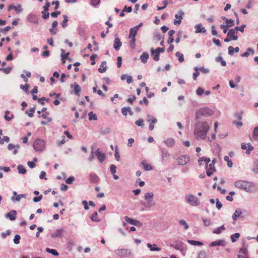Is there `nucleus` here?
Returning <instances> with one entry per match:
<instances>
[{
  "label": "nucleus",
  "instance_id": "obj_43",
  "mask_svg": "<svg viewBox=\"0 0 258 258\" xmlns=\"http://www.w3.org/2000/svg\"><path fill=\"white\" fill-rule=\"evenodd\" d=\"M147 121L148 122H151V123L154 124L156 123L157 122V119L153 117L152 115L148 114L147 115Z\"/></svg>",
  "mask_w": 258,
  "mask_h": 258
},
{
  "label": "nucleus",
  "instance_id": "obj_60",
  "mask_svg": "<svg viewBox=\"0 0 258 258\" xmlns=\"http://www.w3.org/2000/svg\"><path fill=\"white\" fill-rule=\"evenodd\" d=\"M75 179L74 176H70L66 180V182L68 184H72L75 181Z\"/></svg>",
  "mask_w": 258,
  "mask_h": 258
},
{
  "label": "nucleus",
  "instance_id": "obj_16",
  "mask_svg": "<svg viewBox=\"0 0 258 258\" xmlns=\"http://www.w3.org/2000/svg\"><path fill=\"white\" fill-rule=\"evenodd\" d=\"M19 145H15L13 144H9L8 145V149L9 151L13 150V154L16 155L18 153V149L20 148Z\"/></svg>",
  "mask_w": 258,
  "mask_h": 258
},
{
  "label": "nucleus",
  "instance_id": "obj_23",
  "mask_svg": "<svg viewBox=\"0 0 258 258\" xmlns=\"http://www.w3.org/2000/svg\"><path fill=\"white\" fill-rule=\"evenodd\" d=\"M27 194H23L17 195L16 197L13 196L11 197V201L13 202H19L20 201L22 198H26Z\"/></svg>",
  "mask_w": 258,
  "mask_h": 258
},
{
  "label": "nucleus",
  "instance_id": "obj_48",
  "mask_svg": "<svg viewBox=\"0 0 258 258\" xmlns=\"http://www.w3.org/2000/svg\"><path fill=\"white\" fill-rule=\"evenodd\" d=\"M253 165L254 168L252 169L253 172L254 173L257 174L258 173V160H255L253 161Z\"/></svg>",
  "mask_w": 258,
  "mask_h": 258
},
{
  "label": "nucleus",
  "instance_id": "obj_15",
  "mask_svg": "<svg viewBox=\"0 0 258 258\" xmlns=\"http://www.w3.org/2000/svg\"><path fill=\"white\" fill-rule=\"evenodd\" d=\"M27 19L29 22L33 23L34 24H37L38 23L37 16L32 13L29 14L27 16Z\"/></svg>",
  "mask_w": 258,
  "mask_h": 258
},
{
  "label": "nucleus",
  "instance_id": "obj_58",
  "mask_svg": "<svg viewBox=\"0 0 258 258\" xmlns=\"http://www.w3.org/2000/svg\"><path fill=\"white\" fill-rule=\"evenodd\" d=\"M128 109H130V107H123L121 108V113L124 115L126 116Z\"/></svg>",
  "mask_w": 258,
  "mask_h": 258
},
{
  "label": "nucleus",
  "instance_id": "obj_17",
  "mask_svg": "<svg viewBox=\"0 0 258 258\" xmlns=\"http://www.w3.org/2000/svg\"><path fill=\"white\" fill-rule=\"evenodd\" d=\"M206 168V174L208 176H211L213 172L216 171L215 167L212 165H207Z\"/></svg>",
  "mask_w": 258,
  "mask_h": 258
},
{
  "label": "nucleus",
  "instance_id": "obj_8",
  "mask_svg": "<svg viewBox=\"0 0 258 258\" xmlns=\"http://www.w3.org/2000/svg\"><path fill=\"white\" fill-rule=\"evenodd\" d=\"M189 161V156L187 155L180 156L177 160V164L179 165H184Z\"/></svg>",
  "mask_w": 258,
  "mask_h": 258
},
{
  "label": "nucleus",
  "instance_id": "obj_27",
  "mask_svg": "<svg viewBox=\"0 0 258 258\" xmlns=\"http://www.w3.org/2000/svg\"><path fill=\"white\" fill-rule=\"evenodd\" d=\"M138 31L136 30L134 27L131 28L130 29V34L128 35L129 38H136Z\"/></svg>",
  "mask_w": 258,
  "mask_h": 258
},
{
  "label": "nucleus",
  "instance_id": "obj_45",
  "mask_svg": "<svg viewBox=\"0 0 258 258\" xmlns=\"http://www.w3.org/2000/svg\"><path fill=\"white\" fill-rule=\"evenodd\" d=\"M247 50V51L244 52L241 55L242 57H248L249 55V52H251L252 54L254 52V50L250 47L248 48Z\"/></svg>",
  "mask_w": 258,
  "mask_h": 258
},
{
  "label": "nucleus",
  "instance_id": "obj_10",
  "mask_svg": "<svg viewBox=\"0 0 258 258\" xmlns=\"http://www.w3.org/2000/svg\"><path fill=\"white\" fill-rule=\"evenodd\" d=\"M116 254L120 256H124L131 254L130 250L128 249H119L115 251Z\"/></svg>",
  "mask_w": 258,
  "mask_h": 258
},
{
  "label": "nucleus",
  "instance_id": "obj_34",
  "mask_svg": "<svg viewBox=\"0 0 258 258\" xmlns=\"http://www.w3.org/2000/svg\"><path fill=\"white\" fill-rule=\"evenodd\" d=\"M187 242L192 245L201 246L203 245L202 242L194 240H188Z\"/></svg>",
  "mask_w": 258,
  "mask_h": 258
},
{
  "label": "nucleus",
  "instance_id": "obj_6",
  "mask_svg": "<svg viewBox=\"0 0 258 258\" xmlns=\"http://www.w3.org/2000/svg\"><path fill=\"white\" fill-rule=\"evenodd\" d=\"M153 196L154 194L153 192H146L145 195V199L147 201V203H142V204L146 208L151 207L152 206V203L153 200Z\"/></svg>",
  "mask_w": 258,
  "mask_h": 258
},
{
  "label": "nucleus",
  "instance_id": "obj_33",
  "mask_svg": "<svg viewBox=\"0 0 258 258\" xmlns=\"http://www.w3.org/2000/svg\"><path fill=\"white\" fill-rule=\"evenodd\" d=\"M17 169L20 174H24L26 173V168L23 165H19L17 166Z\"/></svg>",
  "mask_w": 258,
  "mask_h": 258
},
{
  "label": "nucleus",
  "instance_id": "obj_13",
  "mask_svg": "<svg viewBox=\"0 0 258 258\" xmlns=\"http://www.w3.org/2000/svg\"><path fill=\"white\" fill-rule=\"evenodd\" d=\"M98 160L102 163L106 158V156L104 153H101L99 149H97L94 152Z\"/></svg>",
  "mask_w": 258,
  "mask_h": 258
},
{
  "label": "nucleus",
  "instance_id": "obj_49",
  "mask_svg": "<svg viewBox=\"0 0 258 258\" xmlns=\"http://www.w3.org/2000/svg\"><path fill=\"white\" fill-rule=\"evenodd\" d=\"M197 258H207V253L204 250L200 251Z\"/></svg>",
  "mask_w": 258,
  "mask_h": 258
},
{
  "label": "nucleus",
  "instance_id": "obj_24",
  "mask_svg": "<svg viewBox=\"0 0 258 258\" xmlns=\"http://www.w3.org/2000/svg\"><path fill=\"white\" fill-rule=\"evenodd\" d=\"M163 142L169 148L173 147L175 145V141L172 138H168L166 140H164Z\"/></svg>",
  "mask_w": 258,
  "mask_h": 258
},
{
  "label": "nucleus",
  "instance_id": "obj_4",
  "mask_svg": "<svg viewBox=\"0 0 258 258\" xmlns=\"http://www.w3.org/2000/svg\"><path fill=\"white\" fill-rule=\"evenodd\" d=\"M186 202L192 206H198L200 204L199 199L192 195H186L185 196Z\"/></svg>",
  "mask_w": 258,
  "mask_h": 258
},
{
  "label": "nucleus",
  "instance_id": "obj_44",
  "mask_svg": "<svg viewBox=\"0 0 258 258\" xmlns=\"http://www.w3.org/2000/svg\"><path fill=\"white\" fill-rule=\"evenodd\" d=\"M10 113V111L7 110L5 111L4 118L7 121H10L12 118H14V116L13 114H12L10 117L8 116V114Z\"/></svg>",
  "mask_w": 258,
  "mask_h": 258
},
{
  "label": "nucleus",
  "instance_id": "obj_22",
  "mask_svg": "<svg viewBox=\"0 0 258 258\" xmlns=\"http://www.w3.org/2000/svg\"><path fill=\"white\" fill-rule=\"evenodd\" d=\"M195 28L196 29V33H205L206 32V29L204 27L202 26V24H199L196 25L195 26Z\"/></svg>",
  "mask_w": 258,
  "mask_h": 258
},
{
  "label": "nucleus",
  "instance_id": "obj_5",
  "mask_svg": "<svg viewBox=\"0 0 258 258\" xmlns=\"http://www.w3.org/2000/svg\"><path fill=\"white\" fill-rule=\"evenodd\" d=\"M45 147V143L44 140L40 139H37L33 143L34 150L37 152L43 151Z\"/></svg>",
  "mask_w": 258,
  "mask_h": 258
},
{
  "label": "nucleus",
  "instance_id": "obj_37",
  "mask_svg": "<svg viewBox=\"0 0 258 258\" xmlns=\"http://www.w3.org/2000/svg\"><path fill=\"white\" fill-rule=\"evenodd\" d=\"M46 251L47 252L51 253L53 255L58 256L59 255L58 252L55 249H50L49 248H46Z\"/></svg>",
  "mask_w": 258,
  "mask_h": 258
},
{
  "label": "nucleus",
  "instance_id": "obj_28",
  "mask_svg": "<svg viewBox=\"0 0 258 258\" xmlns=\"http://www.w3.org/2000/svg\"><path fill=\"white\" fill-rule=\"evenodd\" d=\"M147 246L151 251H160L161 250V248L158 247L156 244L148 243Z\"/></svg>",
  "mask_w": 258,
  "mask_h": 258
},
{
  "label": "nucleus",
  "instance_id": "obj_55",
  "mask_svg": "<svg viewBox=\"0 0 258 258\" xmlns=\"http://www.w3.org/2000/svg\"><path fill=\"white\" fill-rule=\"evenodd\" d=\"M194 70L195 71V72L193 74V79L194 80H196L198 76L199 75V72H198V68L196 67L194 68Z\"/></svg>",
  "mask_w": 258,
  "mask_h": 258
},
{
  "label": "nucleus",
  "instance_id": "obj_38",
  "mask_svg": "<svg viewBox=\"0 0 258 258\" xmlns=\"http://www.w3.org/2000/svg\"><path fill=\"white\" fill-rule=\"evenodd\" d=\"M170 156V154L164 150H162L161 151V157H162V162H164V161L165 159L168 157Z\"/></svg>",
  "mask_w": 258,
  "mask_h": 258
},
{
  "label": "nucleus",
  "instance_id": "obj_36",
  "mask_svg": "<svg viewBox=\"0 0 258 258\" xmlns=\"http://www.w3.org/2000/svg\"><path fill=\"white\" fill-rule=\"evenodd\" d=\"M246 27V25L243 24L241 25L240 26H236L234 29H232V30H235V34L237 33V31H239L241 32H244V29Z\"/></svg>",
  "mask_w": 258,
  "mask_h": 258
},
{
  "label": "nucleus",
  "instance_id": "obj_2",
  "mask_svg": "<svg viewBox=\"0 0 258 258\" xmlns=\"http://www.w3.org/2000/svg\"><path fill=\"white\" fill-rule=\"evenodd\" d=\"M234 185L236 188L244 190L247 192L251 193L255 191V184L252 182L238 180L235 182Z\"/></svg>",
  "mask_w": 258,
  "mask_h": 258
},
{
  "label": "nucleus",
  "instance_id": "obj_7",
  "mask_svg": "<svg viewBox=\"0 0 258 258\" xmlns=\"http://www.w3.org/2000/svg\"><path fill=\"white\" fill-rule=\"evenodd\" d=\"M235 30L232 29H230L227 33V37L224 39L225 42H228L230 40H237L238 39V36L235 34Z\"/></svg>",
  "mask_w": 258,
  "mask_h": 258
},
{
  "label": "nucleus",
  "instance_id": "obj_42",
  "mask_svg": "<svg viewBox=\"0 0 258 258\" xmlns=\"http://www.w3.org/2000/svg\"><path fill=\"white\" fill-rule=\"evenodd\" d=\"M89 119L90 120H97V117L96 114H94L92 111H91L88 114Z\"/></svg>",
  "mask_w": 258,
  "mask_h": 258
},
{
  "label": "nucleus",
  "instance_id": "obj_35",
  "mask_svg": "<svg viewBox=\"0 0 258 258\" xmlns=\"http://www.w3.org/2000/svg\"><path fill=\"white\" fill-rule=\"evenodd\" d=\"M165 51V49L163 47H158L155 50H154L153 48L151 49V52L152 54H153L154 52H157L160 54V52H164Z\"/></svg>",
  "mask_w": 258,
  "mask_h": 258
},
{
  "label": "nucleus",
  "instance_id": "obj_51",
  "mask_svg": "<svg viewBox=\"0 0 258 258\" xmlns=\"http://www.w3.org/2000/svg\"><path fill=\"white\" fill-rule=\"evenodd\" d=\"M216 60L217 62H220L222 66H225L226 65V62L225 60H223V57L222 56H218L216 58Z\"/></svg>",
  "mask_w": 258,
  "mask_h": 258
},
{
  "label": "nucleus",
  "instance_id": "obj_54",
  "mask_svg": "<svg viewBox=\"0 0 258 258\" xmlns=\"http://www.w3.org/2000/svg\"><path fill=\"white\" fill-rule=\"evenodd\" d=\"M239 252L243 253L245 256H247L248 254L247 248L246 247L243 246L240 249Z\"/></svg>",
  "mask_w": 258,
  "mask_h": 258
},
{
  "label": "nucleus",
  "instance_id": "obj_57",
  "mask_svg": "<svg viewBox=\"0 0 258 258\" xmlns=\"http://www.w3.org/2000/svg\"><path fill=\"white\" fill-rule=\"evenodd\" d=\"M21 239V236L19 234H16L15 235L14 238V242L15 244H18L20 243V240Z\"/></svg>",
  "mask_w": 258,
  "mask_h": 258
},
{
  "label": "nucleus",
  "instance_id": "obj_30",
  "mask_svg": "<svg viewBox=\"0 0 258 258\" xmlns=\"http://www.w3.org/2000/svg\"><path fill=\"white\" fill-rule=\"evenodd\" d=\"M225 229V227L224 225L215 228L213 231V233L216 234H220L222 231Z\"/></svg>",
  "mask_w": 258,
  "mask_h": 258
},
{
  "label": "nucleus",
  "instance_id": "obj_1",
  "mask_svg": "<svg viewBox=\"0 0 258 258\" xmlns=\"http://www.w3.org/2000/svg\"><path fill=\"white\" fill-rule=\"evenodd\" d=\"M209 130V125L206 121H197L196 123L194 133L197 139L204 140Z\"/></svg>",
  "mask_w": 258,
  "mask_h": 258
},
{
  "label": "nucleus",
  "instance_id": "obj_21",
  "mask_svg": "<svg viewBox=\"0 0 258 258\" xmlns=\"http://www.w3.org/2000/svg\"><path fill=\"white\" fill-rule=\"evenodd\" d=\"M122 45V43L120 41L119 38L116 37L114 39V44L113 47L116 50H119L120 49V47Z\"/></svg>",
  "mask_w": 258,
  "mask_h": 258
},
{
  "label": "nucleus",
  "instance_id": "obj_62",
  "mask_svg": "<svg viewBox=\"0 0 258 258\" xmlns=\"http://www.w3.org/2000/svg\"><path fill=\"white\" fill-rule=\"evenodd\" d=\"M204 90L201 87H199L196 91V93L199 96H201L202 95H203L204 94Z\"/></svg>",
  "mask_w": 258,
  "mask_h": 258
},
{
  "label": "nucleus",
  "instance_id": "obj_19",
  "mask_svg": "<svg viewBox=\"0 0 258 258\" xmlns=\"http://www.w3.org/2000/svg\"><path fill=\"white\" fill-rule=\"evenodd\" d=\"M225 242L224 240H218L213 241L210 243V246H225Z\"/></svg>",
  "mask_w": 258,
  "mask_h": 258
},
{
  "label": "nucleus",
  "instance_id": "obj_46",
  "mask_svg": "<svg viewBox=\"0 0 258 258\" xmlns=\"http://www.w3.org/2000/svg\"><path fill=\"white\" fill-rule=\"evenodd\" d=\"M106 64V61H103L102 62L100 67L98 69V71L100 73H104L106 70V67L103 68V66Z\"/></svg>",
  "mask_w": 258,
  "mask_h": 258
},
{
  "label": "nucleus",
  "instance_id": "obj_40",
  "mask_svg": "<svg viewBox=\"0 0 258 258\" xmlns=\"http://www.w3.org/2000/svg\"><path fill=\"white\" fill-rule=\"evenodd\" d=\"M63 20L62 22L61 23V26H62V28H64L67 27V26H68L67 23L68 22V17L67 15H63Z\"/></svg>",
  "mask_w": 258,
  "mask_h": 258
},
{
  "label": "nucleus",
  "instance_id": "obj_14",
  "mask_svg": "<svg viewBox=\"0 0 258 258\" xmlns=\"http://www.w3.org/2000/svg\"><path fill=\"white\" fill-rule=\"evenodd\" d=\"M17 212L14 210L10 211L5 215L6 218L9 219L11 221H14L16 219Z\"/></svg>",
  "mask_w": 258,
  "mask_h": 258
},
{
  "label": "nucleus",
  "instance_id": "obj_12",
  "mask_svg": "<svg viewBox=\"0 0 258 258\" xmlns=\"http://www.w3.org/2000/svg\"><path fill=\"white\" fill-rule=\"evenodd\" d=\"M64 232V231L62 228L57 229L54 232L50 234V236L52 238L62 237L63 236Z\"/></svg>",
  "mask_w": 258,
  "mask_h": 258
},
{
  "label": "nucleus",
  "instance_id": "obj_63",
  "mask_svg": "<svg viewBox=\"0 0 258 258\" xmlns=\"http://www.w3.org/2000/svg\"><path fill=\"white\" fill-rule=\"evenodd\" d=\"M179 223L184 226L185 229H187L189 228L188 225L186 223V221L184 220H181L179 221Z\"/></svg>",
  "mask_w": 258,
  "mask_h": 258
},
{
  "label": "nucleus",
  "instance_id": "obj_59",
  "mask_svg": "<svg viewBox=\"0 0 258 258\" xmlns=\"http://www.w3.org/2000/svg\"><path fill=\"white\" fill-rule=\"evenodd\" d=\"M144 120L143 119H139L135 122V124L139 126L143 127L144 126Z\"/></svg>",
  "mask_w": 258,
  "mask_h": 258
},
{
  "label": "nucleus",
  "instance_id": "obj_52",
  "mask_svg": "<svg viewBox=\"0 0 258 258\" xmlns=\"http://www.w3.org/2000/svg\"><path fill=\"white\" fill-rule=\"evenodd\" d=\"M240 237V234L239 233H236L234 234H232L231 236V239L232 242H235L236 241V239H238Z\"/></svg>",
  "mask_w": 258,
  "mask_h": 258
},
{
  "label": "nucleus",
  "instance_id": "obj_29",
  "mask_svg": "<svg viewBox=\"0 0 258 258\" xmlns=\"http://www.w3.org/2000/svg\"><path fill=\"white\" fill-rule=\"evenodd\" d=\"M178 14H179V19L174 20V25H179L181 23V20L182 19V16L184 15V13L180 10L178 11Z\"/></svg>",
  "mask_w": 258,
  "mask_h": 258
},
{
  "label": "nucleus",
  "instance_id": "obj_9",
  "mask_svg": "<svg viewBox=\"0 0 258 258\" xmlns=\"http://www.w3.org/2000/svg\"><path fill=\"white\" fill-rule=\"evenodd\" d=\"M125 221L132 225H135L137 227H141L143 226V224L139 221L132 219L127 216L125 217Z\"/></svg>",
  "mask_w": 258,
  "mask_h": 258
},
{
  "label": "nucleus",
  "instance_id": "obj_50",
  "mask_svg": "<svg viewBox=\"0 0 258 258\" xmlns=\"http://www.w3.org/2000/svg\"><path fill=\"white\" fill-rule=\"evenodd\" d=\"M20 88L25 91L26 93H28V90L30 87L29 85L26 84L25 85L21 84L20 86Z\"/></svg>",
  "mask_w": 258,
  "mask_h": 258
},
{
  "label": "nucleus",
  "instance_id": "obj_26",
  "mask_svg": "<svg viewBox=\"0 0 258 258\" xmlns=\"http://www.w3.org/2000/svg\"><path fill=\"white\" fill-rule=\"evenodd\" d=\"M226 25H220V28L223 29L224 28L226 27H232L234 25V20L232 19H226Z\"/></svg>",
  "mask_w": 258,
  "mask_h": 258
},
{
  "label": "nucleus",
  "instance_id": "obj_3",
  "mask_svg": "<svg viewBox=\"0 0 258 258\" xmlns=\"http://www.w3.org/2000/svg\"><path fill=\"white\" fill-rule=\"evenodd\" d=\"M214 111L208 107H203L197 110L196 112V120L202 119L203 117H208L212 115Z\"/></svg>",
  "mask_w": 258,
  "mask_h": 258
},
{
  "label": "nucleus",
  "instance_id": "obj_32",
  "mask_svg": "<svg viewBox=\"0 0 258 258\" xmlns=\"http://www.w3.org/2000/svg\"><path fill=\"white\" fill-rule=\"evenodd\" d=\"M74 245H75V243L73 240H68L66 243L67 248L68 249V250L69 251H71L72 250L73 247L74 246Z\"/></svg>",
  "mask_w": 258,
  "mask_h": 258
},
{
  "label": "nucleus",
  "instance_id": "obj_39",
  "mask_svg": "<svg viewBox=\"0 0 258 258\" xmlns=\"http://www.w3.org/2000/svg\"><path fill=\"white\" fill-rule=\"evenodd\" d=\"M142 164L145 171H151L153 169V167L151 165L146 164L144 161L142 162Z\"/></svg>",
  "mask_w": 258,
  "mask_h": 258
},
{
  "label": "nucleus",
  "instance_id": "obj_61",
  "mask_svg": "<svg viewBox=\"0 0 258 258\" xmlns=\"http://www.w3.org/2000/svg\"><path fill=\"white\" fill-rule=\"evenodd\" d=\"M131 40L130 41V45L132 49H134L135 48V42L136 38H130Z\"/></svg>",
  "mask_w": 258,
  "mask_h": 258
},
{
  "label": "nucleus",
  "instance_id": "obj_20",
  "mask_svg": "<svg viewBox=\"0 0 258 258\" xmlns=\"http://www.w3.org/2000/svg\"><path fill=\"white\" fill-rule=\"evenodd\" d=\"M71 88H74V90L73 91L74 92L75 94H76V95H79V94L81 90L80 86L76 82L74 83V84L73 85H71Z\"/></svg>",
  "mask_w": 258,
  "mask_h": 258
},
{
  "label": "nucleus",
  "instance_id": "obj_25",
  "mask_svg": "<svg viewBox=\"0 0 258 258\" xmlns=\"http://www.w3.org/2000/svg\"><path fill=\"white\" fill-rule=\"evenodd\" d=\"M242 213L241 210L240 209H237L232 216L233 220L235 221L238 218L240 217Z\"/></svg>",
  "mask_w": 258,
  "mask_h": 258
},
{
  "label": "nucleus",
  "instance_id": "obj_64",
  "mask_svg": "<svg viewBox=\"0 0 258 258\" xmlns=\"http://www.w3.org/2000/svg\"><path fill=\"white\" fill-rule=\"evenodd\" d=\"M154 36L155 37L157 38V39L158 40H160V39H161V38L162 37L161 33L159 31L155 32L154 33Z\"/></svg>",
  "mask_w": 258,
  "mask_h": 258
},
{
  "label": "nucleus",
  "instance_id": "obj_11",
  "mask_svg": "<svg viewBox=\"0 0 258 258\" xmlns=\"http://www.w3.org/2000/svg\"><path fill=\"white\" fill-rule=\"evenodd\" d=\"M241 148L244 150H246V153L247 154H249L251 151L254 149L253 147L250 143H248L246 144L242 143L241 144Z\"/></svg>",
  "mask_w": 258,
  "mask_h": 258
},
{
  "label": "nucleus",
  "instance_id": "obj_56",
  "mask_svg": "<svg viewBox=\"0 0 258 258\" xmlns=\"http://www.w3.org/2000/svg\"><path fill=\"white\" fill-rule=\"evenodd\" d=\"M48 114H49L48 112H46L45 113H42L41 115V117H42L44 119H47V122H50L52 120V119L50 117H48L47 116V115ZM40 117V116H39V117Z\"/></svg>",
  "mask_w": 258,
  "mask_h": 258
},
{
  "label": "nucleus",
  "instance_id": "obj_53",
  "mask_svg": "<svg viewBox=\"0 0 258 258\" xmlns=\"http://www.w3.org/2000/svg\"><path fill=\"white\" fill-rule=\"evenodd\" d=\"M252 137L254 139H258V126L254 127L253 131Z\"/></svg>",
  "mask_w": 258,
  "mask_h": 258
},
{
  "label": "nucleus",
  "instance_id": "obj_47",
  "mask_svg": "<svg viewBox=\"0 0 258 258\" xmlns=\"http://www.w3.org/2000/svg\"><path fill=\"white\" fill-rule=\"evenodd\" d=\"M224 160L225 162H227V166L229 167H232L233 166V163L231 160L229 159V157L227 156H225L224 157Z\"/></svg>",
  "mask_w": 258,
  "mask_h": 258
},
{
  "label": "nucleus",
  "instance_id": "obj_18",
  "mask_svg": "<svg viewBox=\"0 0 258 258\" xmlns=\"http://www.w3.org/2000/svg\"><path fill=\"white\" fill-rule=\"evenodd\" d=\"M89 178L92 183H98L100 181V178L94 173H91L89 174Z\"/></svg>",
  "mask_w": 258,
  "mask_h": 258
},
{
  "label": "nucleus",
  "instance_id": "obj_31",
  "mask_svg": "<svg viewBox=\"0 0 258 258\" xmlns=\"http://www.w3.org/2000/svg\"><path fill=\"white\" fill-rule=\"evenodd\" d=\"M149 54L147 52H144L140 56L141 61L144 63L147 62L148 59L149 58Z\"/></svg>",
  "mask_w": 258,
  "mask_h": 258
},
{
  "label": "nucleus",
  "instance_id": "obj_41",
  "mask_svg": "<svg viewBox=\"0 0 258 258\" xmlns=\"http://www.w3.org/2000/svg\"><path fill=\"white\" fill-rule=\"evenodd\" d=\"M175 55L176 57H178V61L180 62H182L184 61V56L182 53H181L180 52L177 51L175 53Z\"/></svg>",
  "mask_w": 258,
  "mask_h": 258
}]
</instances>
